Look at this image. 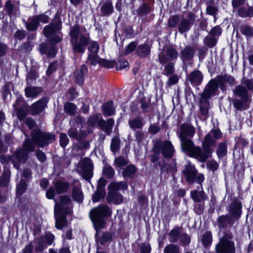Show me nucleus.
<instances>
[{"instance_id":"obj_23","label":"nucleus","mask_w":253,"mask_h":253,"mask_svg":"<svg viewBox=\"0 0 253 253\" xmlns=\"http://www.w3.org/2000/svg\"><path fill=\"white\" fill-rule=\"evenodd\" d=\"M98 124L104 131L108 134H110L114 124V120L113 119H109L106 122L102 120L98 122Z\"/></svg>"},{"instance_id":"obj_56","label":"nucleus","mask_w":253,"mask_h":253,"mask_svg":"<svg viewBox=\"0 0 253 253\" xmlns=\"http://www.w3.org/2000/svg\"><path fill=\"white\" fill-rule=\"evenodd\" d=\"M13 106L15 108L17 116L18 119L21 120H23L27 115V113L22 108H16L15 104H14Z\"/></svg>"},{"instance_id":"obj_13","label":"nucleus","mask_w":253,"mask_h":253,"mask_svg":"<svg viewBox=\"0 0 253 253\" xmlns=\"http://www.w3.org/2000/svg\"><path fill=\"white\" fill-rule=\"evenodd\" d=\"M222 135L221 132L218 129H213L206 135L203 142V146L210 148L211 146H213Z\"/></svg>"},{"instance_id":"obj_18","label":"nucleus","mask_w":253,"mask_h":253,"mask_svg":"<svg viewBox=\"0 0 253 253\" xmlns=\"http://www.w3.org/2000/svg\"><path fill=\"white\" fill-rule=\"evenodd\" d=\"M24 91L26 97L34 99L42 92V89L40 87L28 86L25 88Z\"/></svg>"},{"instance_id":"obj_31","label":"nucleus","mask_w":253,"mask_h":253,"mask_svg":"<svg viewBox=\"0 0 253 253\" xmlns=\"http://www.w3.org/2000/svg\"><path fill=\"white\" fill-rule=\"evenodd\" d=\"M87 68L86 66L83 65L81 66L80 70H77L75 73L76 80L79 84H82L84 81V75L87 73Z\"/></svg>"},{"instance_id":"obj_48","label":"nucleus","mask_w":253,"mask_h":253,"mask_svg":"<svg viewBox=\"0 0 253 253\" xmlns=\"http://www.w3.org/2000/svg\"><path fill=\"white\" fill-rule=\"evenodd\" d=\"M113 9L112 4L111 2H107L102 6L101 10L104 14L109 15L112 12Z\"/></svg>"},{"instance_id":"obj_44","label":"nucleus","mask_w":253,"mask_h":253,"mask_svg":"<svg viewBox=\"0 0 253 253\" xmlns=\"http://www.w3.org/2000/svg\"><path fill=\"white\" fill-rule=\"evenodd\" d=\"M121 140L118 136H115L112 140L110 146L111 150L114 153L116 152L120 147Z\"/></svg>"},{"instance_id":"obj_58","label":"nucleus","mask_w":253,"mask_h":253,"mask_svg":"<svg viewBox=\"0 0 253 253\" xmlns=\"http://www.w3.org/2000/svg\"><path fill=\"white\" fill-rule=\"evenodd\" d=\"M137 43L135 42H131L125 48V52L126 54H128L134 51L137 46Z\"/></svg>"},{"instance_id":"obj_30","label":"nucleus","mask_w":253,"mask_h":253,"mask_svg":"<svg viewBox=\"0 0 253 253\" xmlns=\"http://www.w3.org/2000/svg\"><path fill=\"white\" fill-rule=\"evenodd\" d=\"M54 186L57 193H61L67 191L69 184L66 182L57 181L54 183Z\"/></svg>"},{"instance_id":"obj_59","label":"nucleus","mask_w":253,"mask_h":253,"mask_svg":"<svg viewBox=\"0 0 253 253\" xmlns=\"http://www.w3.org/2000/svg\"><path fill=\"white\" fill-rule=\"evenodd\" d=\"M115 165L119 167H122L127 164V162L123 157H119L115 159Z\"/></svg>"},{"instance_id":"obj_35","label":"nucleus","mask_w":253,"mask_h":253,"mask_svg":"<svg viewBox=\"0 0 253 253\" xmlns=\"http://www.w3.org/2000/svg\"><path fill=\"white\" fill-rule=\"evenodd\" d=\"M150 52V49L147 44H144L138 46L136 49L137 53L141 57H146Z\"/></svg>"},{"instance_id":"obj_15","label":"nucleus","mask_w":253,"mask_h":253,"mask_svg":"<svg viewBox=\"0 0 253 253\" xmlns=\"http://www.w3.org/2000/svg\"><path fill=\"white\" fill-rule=\"evenodd\" d=\"M4 10L10 17H15L19 14V2L15 0H7L4 5Z\"/></svg>"},{"instance_id":"obj_11","label":"nucleus","mask_w":253,"mask_h":253,"mask_svg":"<svg viewBox=\"0 0 253 253\" xmlns=\"http://www.w3.org/2000/svg\"><path fill=\"white\" fill-rule=\"evenodd\" d=\"M55 205L54 210L57 209V211L66 213L71 214L72 212V200L69 196L64 195L60 197V201L57 203L56 200H54Z\"/></svg>"},{"instance_id":"obj_12","label":"nucleus","mask_w":253,"mask_h":253,"mask_svg":"<svg viewBox=\"0 0 253 253\" xmlns=\"http://www.w3.org/2000/svg\"><path fill=\"white\" fill-rule=\"evenodd\" d=\"M218 83L215 80H211L206 86L203 92L201 94V102L203 103L207 99L215 95L218 89Z\"/></svg>"},{"instance_id":"obj_25","label":"nucleus","mask_w":253,"mask_h":253,"mask_svg":"<svg viewBox=\"0 0 253 253\" xmlns=\"http://www.w3.org/2000/svg\"><path fill=\"white\" fill-rule=\"evenodd\" d=\"M234 92L236 95L240 97L244 102H247L248 101L249 98L247 96V90L245 87L238 85L234 90Z\"/></svg>"},{"instance_id":"obj_8","label":"nucleus","mask_w":253,"mask_h":253,"mask_svg":"<svg viewBox=\"0 0 253 253\" xmlns=\"http://www.w3.org/2000/svg\"><path fill=\"white\" fill-rule=\"evenodd\" d=\"M215 251L216 253H235L234 243L225 235L216 244Z\"/></svg>"},{"instance_id":"obj_54","label":"nucleus","mask_w":253,"mask_h":253,"mask_svg":"<svg viewBox=\"0 0 253 253\" xmlns=\"http://www.w3.org/2000/svg\"><path fill=\"white\" fill-rule=\"evenodd\" d=\"M227 152L226 145L224 143H220L217 150V154L219 157L224 156Z\"/></svg>"},{"instance_id":"obj_17","label":"nucleus","mask_w":253,"mask_h":253,"mask_svg":"<svg viewBox=\"0 0 253 253\" xmlns=\"http://www.w3.org/2000/svg\"><path fill=\"white\" fill-rule=\"evenodd\" d=\"M241 203L238 201H235L229 207V212L230 215L233 218L238 219L242 212Z\"/></svg>"},{"instance_id":"obj_33","label":"nucleus","mask_w":253,"mask_h":253,"mask_svg":"<svg viewBox=\"0 0 253 253\" xmlns=\"http://www.w3.org/2000/svg\"><path fill=\"white\" fill-rule=\"evenodd\" d=\"M219 83L221 84V88L223 89V85L227 84L229 85H232L235 84V79L233 77L230 76L224 75L221 76L219 78Z\"/></svg>"},{"instance_id":"obj_19","label":"nucleus","mask_w":253,"mask_h":253,"mask_svg":"<svg viewBox=\"0 0 253 253\" xmlns=\"http://www.w3.org/2000/svg\"><path fill=\"white\" fill-rule=\"evenodd\" d=\"M66 212L57 211V209H56V210H54V215L56 219V227L57 229H61L66 225Z\"/></svg>"},{"instance_id":"obj_28","label":"nucleus","mask_w":253,"mask_h":253,"mask_svg":"<svg viewBox=\"0 0 253 253\" xmlns=\"http://www.w3.org/2000/svg\"><path fill=\"white\" fill-rule=\"evenodd\" d=\"M201 189L202 190L200 191L193 190L191 192V196L195 202H200L206 199V194L202 190V187Z\"/></svg>"},{"instance_id":"obj_57","label":"nucleus","mask_w":253,"mask_h":253,"mask_svg":"<svg viewBox=\"0 0 253 253\" xmlns=\"http://www.w3.org/2000/svg\"><path fill=\"white\" fill-rule=\"evenodd\" d=\"M179 18L178 16L174 15L168 21V26L170 27H175L178 23Z\"/></svg>"},{"instance_id":"obj_10","label":"nucleus","mask_w":253,"mask_h":253,"mask_svg":"<svg viewBox=\"0 0 253 253\" xmlns=\"http://www.w3.org/2000/svg\"><path fill=\"white\" fill-rule=\"evenodd\" d=\"M92 167L90 160L84 158L80 162L77 169L84 179L89 180L93 175Z\"/></svg>"},{"instance_id":"obj_36","label":"nucleus","mask_w":253,"mask_h":253,"mask_svg":"<svg viewBox=\"0 0 253 253\" xmlns=\"http://www.w3.org/2000/svg\"><path fill=\"white\" fill-rule=\"evenodd\" d=\"M26 27L30 31H35L38 28L39 22L36 16L30 17L27 23H26Z\"/></svg>"},{"instance_id":"obj_7","label":"nucleus","mask_w":253,"mask_h":253,"mask_svg":"<svg viewBox=\"0 0 253 253\" xmlns=\"http://www.w3.org/2000/svg\"><path fill=\"white\" fill-rule=\"evenodd\" d=\"M183 175L189 183H193L196 181L201 184L204 180V176L201 173H198L194 165L189 164L185 166L182 171Z\"/></svg>"},{"instance_id":"obj_2","label":"nucleus","mask_w":253,"mask_h":253,"mask_svg":"<svg viewBox=\"0 0 253 253\" xmlns=\"http://www.w3.org/2000/svg\"><path fill=\"white\" fill-rule=\"evenodd\" d=\"M182 150L190 157L195 158L201 162H204L211 156V149L203 146L204 150L194 145L192 140H186L181 145Z\"/></svg>"},{"instance_id":"obj_41","label":"nucleus","mask_w":253,"mask_h":253,"mask_svg":"<svg viewBox=\"0 0 253 253\" xmlns=\"http://www.w3.org/2000/svg\"><path fill=\"white\" fill-rule=\"evenodd\" d=\"M201 241L205 247L210 245L212 243V235L211 232L208 231L205 233L201 238Z\"/></svg>"},{"instance_id":"obj_47","label":"nucleus","mask_w":253,"mask_h":253,"mask_svg":"<svg viewBox=\"0 0 253 253\" xmlns=\"http://www.w3.org/2000/svg\"><path fill=\"white\" fill-rule=\"evenodd\" d=\"M164 253H179V248L173 244L167 245L164 250Z\"/></svg>"},{"instance_id":"obj_64","label":"nucleus","mask_w":253,"mask_h":253,"mask_svg":"<svg viewBox=\"0 0 253 253\" xmlns=\"http://www.w3.org/2000/svg\"><path fill=\"white\" fill-rule=\"evenodd\" d=\"M69 142V139L65 133L60 135V144L62 147H65Z\"/></svg>"},{"instance_id":"obj_61","label":"nucleus","mask_w":253,"mask_h":253,"mask_svg":"<svg viewBox=\"0 0 253 253\" xmlns=\"http://www.w3.org/2000/svg\"><path fill=\"white\" fill-rule=\"evenodd\" d=\"M221 29L219 26H215L211 30L209 35L214 37H218L221 34Z\"/></svg>"},{"instance_id":"obj_26","label":"nucleus","mask_w":253,"mask_h":253,"mask_svg":"<svg viewBox=\"0 0 253 253\" xmlns=\"http://www.w3.org/2000/svg\"><path fill=\"white\" fill-rule=\"evenodd\" d=\"M202 80L203 76L200 72L196 71L191 73L190 81L193 85H197L200 84Z\"/></svg>"},{"instance_id":"obj_50","label":"nucleus","mask_w":253,"mask_h":253,"mask_svg":"<svg viewBox=\"0 0 253 253\" xmlns=\"http://www.w3.org/2000/svg\"><path fill=\"white\" fill-rule=\"evenodd\" d=\"M99 46L95 42H91L89 43L88 49L89 53L98 54Z\"/></svg>"},{"instance_id":"obj_38","label":"nucleus","mask_w":253,"mask_h":253,"mask_svg":"<svg viewBox=\"0 0 253 253\" xmlns=\"http://www.w3.org/2000/svg\"><path fill=\"white\" fill-rule=\"evenodd\" d=\"M253 10V7L250 6L248 8L241 7L238 10V14L241 17L245 18L252 17V11Z\"/></svg>"},{"instance_id":"obj_42","label":"nucleus","mask_w":253,"mask_h":253,"mask_svg":"<svg viewBox=\"0 0 253 253\" xmlns=\"http://www.w3.org/2000/svg\"><path fill=\"white\" fill-rule=\"evenodd\" d=\"M180 229L174 228L169 233V241L175 243L178 241L180 233Z\"/></svg>"},{"instance_id":"obj_63","label":"nucleus","mask_w":253,"mask_h":253,"mask_svg":"<svg viewBox=\"0 0 253 253\" xmlns=\"http://www.w3.org/2000/svg\"><path fill=\"white\" fill-rule=\"evenodd\" d=\"M129 66L128 62L125 60H121L118 61L116 68L117 70H122L125 69Z\"/></svg>"},{"instance_id":"obj_55","label":"nucleus","mask_w":253,"mask_h":253,"mask_svg":"<svg viewBox=\"0 0 253 253\" xmlns=\"http://www.w3.org/2000/svg\"><path fill=\"white\" fill-rule=\"evenodd\" d=\"M26 188V182L23 180H21L17 186V193L19 195L22 194Z\"/></svg>"},{"instance_id":"obj_9","label":"nucleus","mask_w":253,"mask_h":253,"mask_svg":"<svg viewBox=\"0 0 253 253\" xmlns=\"http://www.w3.org/2000/svg\"><path fill=\"white\" fill-rule=\"evenodd\" d=\"M195 21V15L189 12L182 16L178 24V31L181 34L188 32Z\"/></svg>"},{"instance_id":"obj_43","label":"nucleus","mask_w":253,"mask_h":253,"mask_svg":"<svg viewBox=\"0 0 253 253\" xmlns=\"http://www.w3.org/2000/svg\"><path fill=\"white\" fill-rule=\"evenodd\" d=\"M102 59L100 58L98 54L88 53L87 62L93 65L97 64H100Z\"/></svg>"},{"instance_id":"obj_21","label":"nucleus","mask_w":253,"mask_h":253,"mask_svg":"<svg viewBox=\"0 0 253 253\" xmlns=\"http://www.w3.org/2000/svg\"><path fill=\"white\" fill-rule=\"evenodd\" d=\"M108 202L120 204L123 201V196L116 191H109L107 198Z\"/></svg>"},{"instance_id":"obj_51","label":"nucleus","mask_w":253,"mask_h":253,"mask_svg":"<svg viewBox=\"0 0 253 253\" xmlns=\"http://www.w3.org/2000/svg\"><path fill=\"white\" fill-rule=\"evenodd\" d=\"M103 172L104 175L108 178H111L115 173V171L112 167L109 165H105L103 168Z\"/></svg>"},{"instance_id":"obj_39","label":"nucleus","mask_w":253,"mask_h":253,"mask_svg":"<svg viewBox=\"0 0 253 253\" xmlns=\"http://www.w3.org/2000/svg\"><path fill=\"white\" fill-rule=\"evenodd\" d=\"M136 168L133 165H129L123 170V174L125 177L132 178L135 173Z\"/></svg>"},{"instance_id":"obj_62","label":"nucleus","mask_w":253,"mask_h":253,"mask_svg":"<svg viewBox=\"0 0 253 253\" xmlns=\"http://www.w3.org/2000/svg\"><path fill=\"white\" fill-rule=\"evenodd\" d=\"M206 11L208 14L215 16L218 12V8L214 6L209 5L207 7Z\"/></svg>"},{"instance_id":"obj_4","label":"nucleus","mask_w":253,"mask_h":253,"mask_svg":"<svg viewBox=\"0 0 253 253\" xmlns=\"http://www.w3.org/2000/svg\"><path fill=\"white\" fill-rule=\"evenodd\" d=\"M70 36L74 52H84L88 40L86 36L80 34L79 26L75 25L73 27L70 32Z\"/></svg>"},{"instance_id":"obj_53","label":"nucleus","mask_w":253,"mask_h":253,"mask_svg":"<svg viewBox=\"0 0 253 253\" xmlns=\"http://www.w3.org/2000/svg\"><path fill=\"white\" fill-rule=\"evenodd\" d=\"M217 39L216 37L211 36V37H206L205 39V42L206 43V44L209 47H211L214 46L217 42Z\"/></svg>"},{"instance_id":"obj_27","label":"nucleus","mask_w":253,"mask_h":253,"mask_svg":"<svg viewBox=\"0 0 253 253\" xmlns=\"http://www.w3.org/2000/svg\"><path fill=\"white\" fill-rule=\"evenodd\" d=\"M11 175L10 171L8 168H5L1 176L0 177V187L7 186L9 182Z\"/></svg>"},{"instance_id":"obj_6","label":"nucleus","mask_w":253,"mask_h":253,"mask_svg":"<svg viewBox=\"0 0 253 253\" xmlns=\"http://www.w3.org/2000/svg\"><path fill=\"white\" fill-rule=\"evenodd\" d=\"M154 151L156 154H161L166 159L173 157L175 149L169 141H158L154 146Z\"/></svg>"},{"instance_id":"obj_34","label":"nucleus","mask_w":253,"mask_h":253,"mask_svg":"<svg viewBox=\"0 0 253 253\" xmlns=\"http://www.w3.org/2000/svg\"><path fill=\"white\" fill-rule=\"evenodd\" d=\"M127 187V185L125 182L121 181L111 183L109 187V189L110 190L109 191L117 192V191L119 190L125 189Z\"/></svg>"},{"instance_id":"obj_29","label":"nucleus","mask_w":253,"mask_h":253,"mask_svg":"<svg viewBox=\"0 0 253 253\" xmlns=\"http://www.w3.org/2000/svg\"><path fill=\"white\" fill-rule=\"evenodd\" d=\"M128 125L132 129H140L143 126V120L140 117L130 119L128 121Z\"/></svg>"},{"instance_id":"obj_32","label":"nucleus","mask_w":253,"mask_h":253,"mask_svg":"<svg viewBox=\"0 0 253 253\" xmlns=\"http://www.w3.org/2000/svg\"><path fill=\"white\" fill-rule=\"evenodd\" d=\"M194 54V50L192 47L187 46L182 51L181 58L184 61L191 59Z\"/></svg>"},{"instance_id":"obj_52","label":"nucleus","mask_w":253,"mask_h":253,"mask_svg":"<svg viewBox=\"0 0 253 253\" xmlns=\"http://www.w3.org/2000/svg\"><path fill=\"white\" fill-rule=\"evenodd\" d=\"M38 77V74L35 70H31L27 76V84H32Z\"/></svg>"},{"instance_id":"obj_49","label":"nucleus","mask_w":253,"mask_h":253,"mask_svg":"<svg viewBox=\"0 0 253 253\" xmlns=\"http://www.w3.org/2000/svg\"><path fill=\"white\" fill-rule=\"evenodd\" d=\"M166 53L169 60H172L176 59L178 55L176 50L172 47H169L167 48Z\"/></svg>"},{"instance_id":"obj_3","label":"nucleus","mask_w":253,"mask_h":253,"mask_svg":"<svg viewBox=\"0 0 253 253\" xmlns=\"http://www.w3.org/2000/svg\"><path fill=\"white\" fill-rule=\"evenodd\" d=\"M24 149L17 150L12 156L11 161L14 168L19 169L21 163H25L28 157V152H33L34 150L33 142L29 139H26L23 144Z\"/></svg>"},{"instance_id":"obj_1","label":"nucleus","mask_w":253,"mask_h":253,"mask_svg":"<svg viewBox=\"0 0 253 253\" xmlns=\"http://www.w3.org/2000/svg\"><path fill=\"white\" fill-rule=\"evenodd\" d=\"M111 209L106 205H100L92 209L90 212V217L96 230V242L101 246L111 241L112 235L108 232L100 233L98 229L104 228L106 224L105 218L111 215Z\"/></svg>"},{"instance_id":"obj_45","label":"nucleus","mask_w":253,"mask_h":253,"mask_svg":"<svg viewBox=\"0 0 253 253\" xmlns=\"http://www.w3.org/2000/svg\"><path fill=\"white\" fill-rule=\"evenodd\" d=\"M64 108L65 112L70 115L74 114L76 111V106L72 103H66Z\"/></svg>"},{"instance_id":"obj_22","label":"nucleus","mask_w":253,"mask_h":253,"mask_svg":"<svg viewBox=\"0 0 253 253\" xmlns=\"http://www.w3.org/2000/svg\"><path fill=\"white\" fill-rule=\"evenodd\" d=\"M60 29V24H52L44 28L43 33L45 37L49 38L57 33Z\"/></svg>"},{"instance_id":"obj_24","label":"nucleus","mask_w":253,"mask_h":253,"mask_svg":"<svg viewBox=\"0 0 253 253\" xmlns=\"http://www.w3.org/2000/svg\"><path fill=\"white\" fill-rule=\"evenodd\" d=\"M72 197L75 201L82 202L84 199V195L81 191V186L78 184L75 186L72 190Z\"/></svg>"},{"instance_id":"obj_37","label":"nucleus","mask_w":253,"mask_h":253,"mask_svg":"<svg viewBox=\"0 0 253 253\" xmlns=\"http://www.w3.org/2000/svg\"><path fill=\"white\" fill-rule=\"evenodd\" d=\"M103 108L105 116H109L115 114V108L113 106V103L112 101L104 104Z\"/></svg>"},{"instance_id":"obj_40","label":"nucleus","mask_w":253,"mask_h":253,"mask_svg":"<svg viewBox=\"0 0 253 253\" xmlns=\"http://www.w3.org/2000/svg\"><path fill=\"white\" fill-rule=\"evenodd\" d=\"M241 33L247 38L253 36V27L248 25H243L240 27Z\"/></svg>"},{"instance_id":"obj_5","label":"nucleus","mask_w":253,"mask_h":253,"mask_svg":"<svg viewBox=\"0 0 253 253\" xmlns=\"http://www.w3.org/2000/svg\"><path fill=\"white\" fill-rule=\"evenodd\" d=\"M31 136L34 143L40 147H44L55 140L54 135L42 132L39 129L33 130Z\"/></svg>"},{"instance_id":"obj_16","label":"nucleus","mask_w":253,"mask_h":253,"mask_svg":"<svg viewBox=\"0 0 253 253\" xmlns=\"http://www.w3.org/2000/svg\"><path fill=\"white\" fill-rule=\"evenodd\" d=\"M48 100L47 98H42L32 104L31 111L32 115H37L41 113L47 106Z\"/></svg>"},{"instance_id":"obj_60","label":"nucleus","mask_w":253,"mask_h":253,"mask_svg":"<svg viewBox=\"0 0 253 253\" xmlns=\"http://www.w3.org/2000/svg\"><path fill=\"white\" fill-rule=\"evenodd\" d=\"M36 243L38 245L35 247L36 252H41L46 248L43 243V240L42 238L41 240H37Z\"/></svg>"},{"instance_id":"obj_20","label":"nucleus","mask_w":253,"mask_h":253,"mask_svg":"<svg viewBox=\"0 0 253 253\" xmlns=\"http://www.w3.org/2000/svg\"><path fill=\"white\" fill-rule=\"evenodd\" d=\"M234 222L233 218L229 215H221L218 218V226L219 228H225L227 224L232 226Z\"/></svg>"},{"instance_id":"obj_46","label":"nucleus","mask_w":253,"mask_h":253,"mask_svg":"<svg viewBox=\"0 0 253 253\" xmlns=\"http://www.w3.org/2000/svg\"><path fill=\"white\" fill-rule=\"evenodd\" d=\"M105 192L103 189H97L96 193L92 196V201L94 202H98L100 199L104 198Z\"/></svg>"},{"instance_id":"obj_14","label":"nucleus","mask_w":253,"mask_h":253,"mask_svg":"<svg viewBox=\"0 0 253 253\" xmlns=\"http://www.w3.org/2000/svg\"><path fill=\"white\" fill-rule=\"evenodd\" d=\"M180 129L179 137L181 140V145H182L186 140H191L187 138L186 137H192L195 133V129L192 126L187 124L182 125Z\"/></svg>"}]
</instances>
